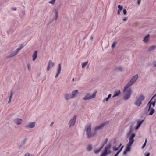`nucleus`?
Segmentation results:
<instances>
[{
	"instance_id": "1",
	"label": "nucleus",
	"mask_w": 156,
	"mask_h": 156,
	"mask_svg": "<svg viewBox=\"0 0 156 156\" xmlns=\"http://www.w3.org/2000/svg\"><path fill=\"white\" fill-rule=\"evenodd\" d=\"M138 78V75H135L125 87L124 92L126 94L124 97L125 99L127 100L130 98L131 92V89L130 88L129 89L128 88L136 82Z\"/></svg>"
},
{
	"instance_id": "2",
	"label": "nucleus",
	"mask_w": 156,
	"mask_h": 156,
	"mask_svg": "<svg viewBox=\"0 0 156 156\" xmlns=\"http://www.w3.org/2000/svg\"><path fill=\"white\" fill-rule=\"evenodd\" d=\"M105 125V123H104L101 124L99 126H97L95 128L94 132L92 133L91 132V125L90 124H88L85 127V129L87 132V138H90L95 136L97 131L98 130L102 129Z\"/></svg>"
},
{
	"instance_id": "3",
	"label": "nucleus",
	"mask_w": 156,
	"mask_h": 156,
	"mask_svg": "<svg viewBox=\"0 0 156 156\" xmlns=\"http://www.w3.org/2000/svg\"><path fill=\"white\" fill-rule=\"evenodd\" d=\"M129 142L127 144V147L123 152V154L124 156H126L128 153L130 152L131 149V146L134 142V138L135 135L133 133H130L129 134Z\"/></svg>"
},
{
	"instance_id": "4",
	"label": "nucleus",
	"mask_w": 156,
	"mask_h": 156,
	"mask_svg": "<svg viewBox=\"0 0 156 156\" xmlns=\"http://www.w3.org/2000/svg\"><path fill=\"white\" fill-rule=\"evenodd\" d=\"M145 99V97L141 94L140 95L136 102V105L138 106L140 105L142 103V101Z\"/></svg>"
},
{
	"instance_id": "5",
	"label": "nucleus",
	"mask_w": 156,
	"mask_h": 156,
	"mask_svg": "<svg viewBox=\"0 0 156 156\" xmlns=\"http://www.w3.org/2000/svg\"><path fill=\"white\" fill-rule=\"evenodd\" d=\"M111 146L108 145L105 148L104 152L100 156H106V155L110 153V149Z\"/></svg>"
},
{
	"instance_id": "6",
	"label": "nucleus",
	"mask_w": 156,
	"mask_h": 156,
	"mask_svg": "<svg viewBox=\"0 0 156 156\" xmlns=\"http://www.w3.org/2000/svg\"><path fill=\"white\" fill-rule=\"evenodd\" d=\"M96 94V93H94L92 95H91L90 94H88L86 95L83 99L84 100H87L93 98L95 97Z\"/></svg>"
},
{
	"instance_id": "7",
	"label": "nucleus",
	"mask_w": 156,
	"mask_h": 156,
	"mask_svg": "<svg viewBox=\"0 0 156 156\" xmlns=\"http://www.w3.org/2000/svg\"><path fill=\"white\" fill-rule=\"evenodd\" d=\"M22 48L20 49H18L16 51H14L12 53H11L9 56V57L12 58L15 56L18 53L19 51L22 49Z\"/></svg>"
},
{
	"instance_id": "8",
	"label": "nucleus",
	"mask_w": 156,
	"mask_h": 156,
	"mask_svg": "<svg viewBox=\"0 0 156 156\" xmlns=\"http://www.w3.org/2000/svg\"><path fill=\"white\" fill-rule=\"evenodd\" d=\"M154 97H153V98L150 100V101L148 103L147 105L148 106V111H149L150 110L151 107V106L152 105L153 107H154L155 105V102L151 101L152 99Z\"/></svg>"
},
{
	"instance_id": "9",
	"label": "nucleus",
	"mask_w": 156,
	"mask_h": 156,
	"mask_svg": "<svg viewBox=\"0 0 156 156\" xmlns=\"http://www.w3.org/2000/svg\"><path fill=\"white\" fill-rule=\"evenodd\" d=\"M76 118L77 116L76 115H75L74 117L73 118L70 120L69 123V125L70 126L74 125L76 122Z\"/></svg>"
},
{
	"instance_id": "10",
	"label": "nucleus",
	"mask_w": 156,
	"mask_h": 156,
	"mask_svg": "<svg viewBox=\"0 0 156 156\" xmlns=\"http://www.w3.org/2000/svg\"><path fill=\"white\" fill-rule=\"evenodd\" d=\"M54 65V63L51 61H49L48 65L47 70H49L50 68Z\"/></svg>"
},
{
	"instance_id": "11",
	"label": "nucleus",
	"mask_w": 156,
	"mask_h": 156,
	"mask_svg": "<svg viewBox=\"0 0 156 156\" xmlns=\"http://www.w3.org/2000/svg\"><path fill=\"white\" fill-rule=\"evenodd\" d=\"M61 64L60 63L58 64V72L55 76V77L57 78L60 73H61Z\"/></svg>"
},
{
	"instance_id": "12",
	"label": "nucleus",
	"mask_w": 156,
	"mask_h": 156,
	"mask_svg": "<svg viewBox=\"0 0 156 156\" xmlns=\"http://www.w3.org/2000/svg\"><path fill=\"white\" fill-rule=\"evenodd\" d=\"M35 122H33L29 123L28 125H26V128H33L35 126Z\"/></svg>"
},
{
	"instance_id": "13",
	"label": "nucleus",
	"mask_w": 156,
	"mask_h": 156,
	"mask_svg": "<svg viewBox=\"0 0 156 156\" xmlns=\"http://www.w3.org/2000/svg\"><path fill=\"white\" fill-rule=\"evenodd\" d=\"M22 121V120L19 119H16L14 120L15 123L18 125L21 124Z\"/></svg>"
},
{
	"instance_id": "14",
	"label": "nucleus",
	"mask_w": 156,
	"mask_h": 156,
	"mask_svg": "<svg viewBox=\"0 0 156 156\" xmlns=\"http://www.w3.org/2000/svg\"><path fill=\"white\" fill-rule=\"evenodd\" d=\"M65 97L66 100H69L73 98L72 94H66L65 95Z\"/></svg>"
},
{
	"instance_id": "15",
	"label": "nucleus",
	"mask_w": 156,
	"mask_h": 156,
	"mask_svg": "<svg viewBox=\"0 0 156 156\" xmlns=\"http://www.w3.org/2000/svg\"><path fill=\"white\" fill-rule=\"evenodd\" d=\"M55 16L54 18V19L55 20H56L58 18V12L57 10H55L54 12Z\"/></svg>"
},
{
	"instance_id": "16",
	"label": "nucleus",
	"mask_w": 156,
	"mask_h": 156,
	"mask_svg": "<svg viewBox=\"0 0 156 156\" xmlns=\"http://www.w3.org/2000/svg\"><path fill=\"white\" fill-rule=\"evenodd\" d=\"M79 92L78 90H75L73 91L72 93V96L73 98L75 97L76 95L78 94Z\"/></svg>"
},
{
	"instance_id": "17",
	"label": "nucleus",
	"mask_w": 156,
	"mask_h": 156,
	"mask_svg": "<svg viewBox=\"0 0 156 156\" xmlns=\"http://www.w3.org/2000/svg\"><path fill=\"white\" fill-rule=\"evenodd\" d=\"M37 51H35L33 55V60L34 61L35 60L37 57Z\"/></svg>"
},
{
	"instance_id": "18",
	"label": "nucleus",
	"mask_w": 156,
	"mask_h": 156,
	"mask_svg": "<svg viewBox=\"0 0 156 156\" xmlns=\"http://www.w3.org/2000/svg\"><path fill=\"white\" fill-rule=\"evenodd\" d=\"M149 38V35L148 34L147 36L145 37L144 38L143 41L144 42H147L148 41V39Z\"/></svg>"
},
{
	"instance_id": "19",
	"label": "nucleus",
	"mask_w": 156,
	"mask_h": 156,
	"mask_svg": "<svg viewBox=\"0 0 156 156\" xmlns=\"http://www.w3.org/2000/svg\"><path fill=\"white\" fill-rule=\"evenodd\" d=\"M143 122V120H142L141 121L138 122V123H137L138 125L136 127V129H137L139 128V127H140V126L142 124V123Z\"/></svg>"
},
{
	"instance_id": "20",
	"label": "nucleus",
	"mask_w": 156,
	"mask_h": 156,
	"mask_svg": "<svg viewBox=\"0 0 156 156\" xmlns=\"http://www.w3.org/2000/svg\"><path fill=\"white\" fill-rule=\"evenodd\" d=\"M143 122V120H142L141 121L138 122V123H137L138 125L136 127V129H137L139 128V127H140V126L142 124V123Z\"/></svg>"
},
{
	"instance_id": "21",
	"label": "nucleus",
	"mask_w": 156,
	"mask_h": 156,
	"mask_svg": "<svg viewBox=\"0 0 156 156\" xmlns=\"http://www.w3.org/2000/svg\"><path fill=\"white\" fill-rule=\"evenodd\" d=\"M120 93L121 92L120 90H118L115 93V94L113 96V97L114 98L118 96L120 94Z\"/></svg>"
},
{
	"instance_id": "22",
	"label": "nucleus",
	"mask_w": 156,
	"mask_h": 156,
	"mask_svg": "<svg viewBox=\"0 0 156 156\" xmlns=\"http://www.w3.org/2000/svg\"><path fill=\"white\" fill-rule=\"evenodd\" d=\"M122 146V144H120L117 147H115L114 148V150L117 151L119 149L120 150Z\"/></svg>"
},
{
	"instance_id": "23",
	"label": "nucleus",
	"mask_w": 156,
	"mask_h": 156,
	"mask_svg": "<svg viewBox=\"0 0 156 156\" xmlns=\"http://www.w3.org/2000/svg\"><path fill=\"white\" fill-rule=\"evenodd\" d=\"M124 147L123 146H122L121 147V148L120 150L118 151V152L114 156H118V155H119V153L123 149V148Z\"/></svg>"
},
{
	"instance_id": "24",
	"label": "nucleus",
	"mask_w": 156,
	"mask_h": 156,
	"mask_svg": "<svg viewBox=\"0 0 156 156\" xmlns=\"http://www.w3.org/2000/svg\"><path fill=\"white\" fill-rule=\"evenodd\" d=\"M155 46H152L148 48V51H151L154 50L155 49Z\"/></svg>"
},
{
	"instance_id": "25",
	"label": "nucleus",
	"mask_w": 156,
	"mask_h": 156,
	"mask_svg": "<svg viewBox=\"0 0 156 156\" xmlns=\"http://www.w3.org/2000/svg\"><path fill=\"white\" fill-rule=\"evenodd\" d=\"M103 147V145L101 148H100L99 149L95 151V153L96 154H97L98 153L101 151V150L102 149Z\"/></svg>"
},
{
	"instance_id": "26",
	"label": "nucleus",
	"mask_w": 156,
	"mask_h": 156,
	"mask_svg": "<svg viewBox=\"0 0 156 156\" xmlns=\"http://www.w3.org/2000/svg\"><path fill=\"white\" fill-rule=\"evenodd\" d=\"M88 61H87L86 62L83 63L82 65V67L83 68L86 67V65L87 64Z\"/></svg>"
},
{
	"instance_id": "27",
	"label": "nucleus",
	"mask_w": 156,
	"mask_h": 156,
	"mask_svg": "<svg viewBox=\"0 0 156 156\" xmlns=\"http://www.w3.org/2000/svg\"><path fill=\"white\" fill-rule=\"evenodd\" d=\"M92 147L90 145H89L87 147V150L88 151H90L92 149Z\"/></svg>"
},
{
	"instance_id": "28",
	"label": "nucleus",
	"mask_w": 156,
	"mask_h": 156,
	"mask_svg": "<svg viewBox=\"0 0 156 156\" xmlns=\"http://www.w3.org/2000/svg\"><path fill=\"white\" fill-rule=\"evenodd\" d=\"M155 110L153 109H152L151 110L149 115H152L154 112Z\"/></svg>"
},
{
	"instance_id": "29",
	"label": "nucleus",
	"mask_w": 156,
	"mask_h": 156,
	"mask_svg": "<svg viewBox=\"0 0 156 156\" xmlns=\"http://www.w3.org/2000/svg\"><path fill=\"white\" fill-rule=\"evenodd\" d=\"M122 67L120 66L116 67V70L118 71H121L122 70Z\"/></svg>"
},
{
	"instance_id": "30",
	"label": "nucleus",
	"mask_w": 156,
	"mask_h": 156,
	"mask_svg": "<svg viewBox=\"0 0 156 156\" xmlns=\"http://www.w3.org/2000/svg\"><path fill=\"white\" fill-rule=\"evenodd\" d=\"M56 0H52L51 1L49 2V3H51L52 5H54L55 2Z\"/></svg>"
},
{
	"instance_id": "31",
	"label": "nucleus",
	"mask_w": 156,
	"mask_h": 156,
	"mask_svg": "<svg viewBox=\"0 0 156 156\" xmlns=\"http://www.w3.org/2000/svg\"><path fill=\"white\" fill-rule=\"evenodd\" d=\"M13 93L12 91H11L10 92L9 95L10 98H12L13 96Z\"/></svg>"
},
{
	"instance_id": "32",
	"label": "nucleus",
	"mask_w": 156,
	"mask_h": 156,
	"mask_svg": "<svg viewBox=\"0 0 156 156\" xmlns=\"http://www.w3.org/2000/svg\"><path fill=\"white\" fill-rule=\"evenodd\" d=\"M27 67L28 70H30L31 69V65L30 64H27Z\"/></svg>"
},
{
	"instance_id": "33",
	"label": "nucleus",
	"mask_w": 156,
	"mask_h": 156,
	"mask_svg": "<svg viewBox=\"0 0 156 156\" xmlns=\"http://www.w3.org/2000/svg\"><path fill=\"white\" fill-rule=\"evenodd\" d=\"M118 8L119 9V10H122V7L120 5H118Z\"/></svg>"
},
{
	"instance_id": "34",
	"label": "nucleus",
	"mask_w": 156,
	"mask_h": 156,
	"mask_svg": "<svg viewBox=\"0 0 156 156\" xmlns=\"http://www.w3.org/2000/svg\"><path fill=\"white\" fill-rule=\"evenodd\" d=\"M146 143H147V139L146 138L145 141V143H144V144L143 146L142 147V148H144V147L145 146Z\"/></svg>"
},
{
	"instance_id": "35",
	"label": "nucleus",
	"mask_w": 156,
	"mask_h": 156,
	"mask_svg": "<svg viewBox=\"0 0 156 156\" xmlns=\"http://www.w3.org/2000/svg\"><path fill=\"white\" fill-rule=\"evenodd\" d=\"M116 44V42L115 41L112 44V48H114L115 47V44Z\"/></svg>"
},
{
	"instance_id": "36",
	"label": "nucleus",
	"mask_w": 156,
	"mask_h": 156,
	"mask_svg": "<svg viewBox=\"0 0 156 156\" xmlns=\"http://www.w3.org/2000/svg\"><path fill=\"white\" fill-rule=\"evenodd\" d=\"M121 11V10H119V9L118 10V11H117V14L118 15L120 14Z\"/></svg>"
},
{
	"instance_id": "37",
	"label": "nucleus",
	"mask_w": 156,
	"mask_h": 156,
	"mask_svg": "<svg viewBox=\"0 0 156 156\" xmlns=\"http://www.w3.org/2000/svg\"><path fill=\"white\" fill-rule=\"evenodd\" d=\"M127 13V12H126V11L125 10H123V13L125 15H126Z\"/></svg>"
},
{
	"instance_id": "38",
	"label": "nucleus",
	"mask_w": 156,
	"mask_h": 156,
	"mask_svg": "<svg viewBox=\"0 0 156 156\" xmlns=\"http://www.w3.org/2000/svg\"><path fill=\"white\" fill-rule=\"evenodd\" d=\"M13 10L15 11L16 10V7L13 8H12Z\"/></svg>"
},
{
	"instance_id": "39",
	"label": "nucleus",
	"mask_w": 156,
	"mask_h": 156,
	"mask_svg": "<svg viewBox=\"0 0 156 156\" xmlns=\"http://www.w3.org/2000/svg\"><path fill=\"white\" fill-rule=\"evenodd\" d=\"M12 98H9V101H8V103H9L11 101V99H12Z\"/></svg>"
},
{
	"instance_id": "40",
	"label": "nucleus",
	"mask_w": 156,
	"mask_h": 156,
	"mask_svg": "<svg viewBox=\"0 0 156 156\" xmlns=\"http://www.w3.org/2000/svg\"><path fill=\"white\" fill-rule=\"evenodd\" d=\"M153 65L154 66H156V62L153 63Z\"/></svg>"
},
{
	"instance_id": "41",
	"label": "nucleus",
	"mask_w": 156,
	"mask_h": 156,
	"mask_svg": "<svg viewBox=\"0 0 156 156\" xmlns=\"http://www.w3.org/2000/svg\"><path fill=\"white\" fill-rule=\"evenodd\" d=\"M29 155H30V154H29L27 153L26 154L25 156H29Z\"/></svg>"
},
{
	"instance_id": "42",
	"label": "nucleus",
	"mask_w": 156,
	"mask_h": 156,
	"mask_svg": "<svg viewBox=\"0 0 156 156\" xmlns=\"http://www.w3.org/2000/svg\"><path fill=\"white\" fill-rule=\"evenodd\" d=\"M111 94H109L108 96V97L109 98L111 97Z\"/></svg>"
},
{
	"instance_id": "43",
	"label": "nucleus",
	"mask_w": 156,
	"mask_h": 156,
	"mask_svg": "<svg viewBox=\"0 0 156 156\" xmlns=\"http://www.w3.org/2000/svg\"><path fill=\"white\" fill-rule=\"evenodd\" d=\"M54 122H52L51 123V125H50V126H53V124H54Z\"/></svg>"
},
{
	"instance_id": "44",
	"label": "nucleus",
	"mask_w": 156,
	"mask_h": 156,
	"mask_svg": "<svg viewBox=\"0 0 156 156\" xmlns=\"http://www.w3.org/2000/svg\"><path fill=\"white\" fill-rule=\"evenodd\" d=\"M124 21H125L127 20V18H124L123 20Z\"/></svg>"
},
{
	"instance_id": "45",
	"label": "nucleus",
	"mask_w": 156,
	"mask_h": 156,
	"mask_svg": "<svg viewBox=\"0 0 156 156\" xmlns=\"http://www.w3.org/2000/svg\"><path fill=\"white\" fill-rule=\"evenodd\" d=\"M150 154L149 153H147L145 156H149Z\"/></svg>"
},
{
	"instance_id": "46",
	"label": "nucleus",
	"mask_w": 156,
	"mask_h": 156,
	"mask_svg": "<svg viewBox=\"0 0 156 156\" xmlns=\"http://www.w3.org/2000/svg\"><path fill=\"white\" fill-rule=\"evenodd\" d=\"M109 99V98L107 97L106 99V101H108V100Z\"/></svg>"
},
{
	"instance_id": "47",
	"label": "nucleus",
	"mask_w": 156,
	"mask_h": 156,
	"mask_svg": "<svg viewBox=\"0 0 156 156\" xmlns=\"http://www.w3.org/2000/svg\"><path fill=\"white\" fill-rule=\"evenodd\" d=\"M140 3V1H138V4L139 5Z\"/></svg>"
},
{
	"instance_id": "48",
	"label": "nucleus",
	"mask_w": 156,
	"mask_h": 156,
	"mask_svg": "<svg viewBox=\"0 0 156 156\" xmlns=\"http://www.w3.org/2000/svg\"><path fill=\"white\" fill-rule=\"evenodd\" d=\"M74 78H73V80H73V81H74Z\"/></svg>"
}]
</instances>
